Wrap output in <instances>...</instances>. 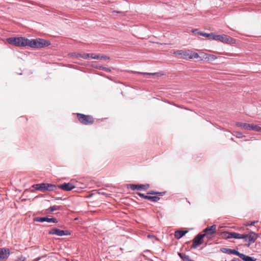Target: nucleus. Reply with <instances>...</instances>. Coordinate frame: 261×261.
Instances as JSON below:
<instances>
[{"label":"nucleus","mask_w":261,"mask_h":261,"mask_svg":"<svg viewBox=\"0 0 261 261\" xmlns=\"http://www.w3.org/2000/svg\"><path fill=\"white\" fill-rule=\"evenodd\" d=\"M242 235L244 237L242 238V239H244L245 242H248L246 244L248 247H249L251 244L255 242L258 238L257 234L254 232H250L248 234H242Z\"/></svg>","instance_id":"obj_7"},{"label":"nucleus","mask_w":261,"mask_h":261,"mask_svg":"<svg viewBox=\"0 0 261 261\" xmlns=\"http://www.w3.org/2000/svg\"><path fill=\"white\" fill-rule=\"evenodd\" d=\"M189 261H194V260H192V259H191L190 258V259L189 260Z\"/></svg>","instance_id":"obj_41"},{"label":"nucleus","mask_w":261,"mask_h":261,"mask_svg":"<svg viewBox=\"0 0 261 261\" xmlns=\"http://www.w3.org/2000/svg\"><path fill=\"white\" fill-rule=\"evenodd\" d=\"M76 116L79 121L84 125H91L94 123V119L91 115H86L83 114L77 113Z\"/></svg>","instance_id":"obj_4"},{"label":"nucleus","mask_w":261,"mask_h":261,"mask_svg":"<svg viewBox=\"0 0 261 261\" xmlns=\"http://www.w3.org/2000/svg\"><path fill=\"white\" fill-rule=\"evenodd\" d=\"M100 60H109L110 58L107 56L103 55V56H100Z\"/></svg>","instance_id":"obj_32"},{"label":"nucleus","mask_w":261,"mask_h":261,"mask_svg":"<svg viewBox=\"0 0 261 261\" xmlns=\"http://www.w3.org/2000/svg\"><path fill=\"white\" fill-rule=\"evenodd\" d=\"M239 256L244 261H255V259H254L253 257L246 256L243 253H240Z\"/></svg>","instance_id":"obj_18"},{"label":"nucleus","mask_w":261,"mask_h":261,"mask_svg":"<svg viewBox=\"0 0 261 261\" xmlns=\"http://www.w3.org/2000/svg\"><path fill=\"white\" fill-rule=\"evenodd\" d=\"M178 255L184 261H189V260L190 259L188 255H187L182 253H178Z\"/></svg>","instance_id":"obj_22"},{"label":"nucleus","mask_w":261,"mask_h":261,"mask_svg":"<svg viewBox=\"0 0 261 261\" xmlns=\"http://www.w3.org/2000/svg\"><path fill=\"white\" fill-rule=\"evenodd\" d=\"M138 195L144 199H145V197H147V195H145L141 193H138Z\"/></svg>","instance_id":"obj_34"},{"label":"nucleus","mask_w":261,"mask_h":261,"mask_svg":"<svg viewBox=\"0 0 261 261\" xmlns=\"http://www.w3.org/2000/svg\"><path fill=\"white\" fill-rule=\"evenodd\" d=\"M10 255L9 249L0 248V261L7 259Z\"/></svg>","instance_id":"obj_13"},{"label":"nucleus","mask_w":261,"mask_h":261,"mask_svg":"<svg viewBox=\"0 0 261 261\" xmlns=\"http://www.w3.org/2000/svg\"><path fill=\"white\" fill-rule=\"evenodd\" d=\"M91 55L92 54H86L84 55V56L83 57L84 59H88V58H91Z\"/></svg>","instance_id":"obj_31"},{"label":"nucleus","mask_w":261,"mask_h":261,"mask_svg":"<svg viewBox=\"0 0 261 261\" xmlns=\"http://www.w3.org/2000/svg\"><path fill=\"white\" fill-rule=\"evenodd\" d=\"M7 42L16 46L22 47L27 46L28 38L24 37H10L7 39Z\"/></svg>","instance_id":"obj_3"},{"label":"nucleus","mask_w":261,"mask_h":261,"mask_svg":"<svg viewBox=\"0 0 261 261\" xmlns=\"http://www.w3.org/2000/svg\"><path fill=\"white\" fill-rule=\"evenodd\" d=\"M49 234L56 235L57 236H63L67 235L68 231L66 230H60L56 228H53L50 229L48 231Z\"/></svg>","instance_id":"obj_11"},{"label":"nucleus","mask_w":261,"mask_h":261,"mask_svg":"<svg viewBox=\"0 0 261 261\" xmlns=\"http://www.w3.org/2000/svg\"><path fill=\"white\" fill-rule=\"evenodd\" d=\"M204 235L202 233L198 234L193 240L192 248H196L203 243Z\"/></svg>","instance_id":"obj_9"},{"label":"nucleus","mask_w":261,"mask_h":261,"mask_svg":"<svg viewBox=\"0 0 261 261\" xmlns=\"http://www.w3.org/2000/svg\"><path fill=\"white\" fill-rule=\"evenodd\" d=\"M45 222H47L49 223L53 222V223H56L58 222V221L56 218H49L48 217H46Z\"/></svg>","instance_id":"obj_26"},{"label":"nucleus","mask_w":261,"mask_h":261,"mask_svg":"<svg viewBox=\"0 0 261 261\" xmlns=\"http://www.w3.org/2000/svg\"><path fill=\"white\" fill-rule=\"evenodd\" d=\"M32 187L35 189L42 192L45 191H54L56 188V186L54 185L45 183L35 184L33 185Z\"/></svg>","instance_id":"obj_6"},{"label":"nucleus","mask_w":261,"mask_h":261,"mask_svg":"<svg viewBox=\"0 0 261 261\" xmlns=\"http://www.w3.org/2000/svg\"><path fill=\"white\" fill-rule=\"evenodd\" d=\"M40 259V258H37L35 259L33 261H38Z\"/></svg>","instance_id":"obj_40"},{"label":"nucleus","mask_w":261,"mask_h":261,"mask_svg":"<svg viewBox=\"0 0 261 261\" xmlns=\"http://www.w3.org/2000/svg\"><path fill=\"white\" fill-rule=\"evenodd\" d=\"M34 221L43 222L46 221V217H36L34 219Z\"/></svg>","instance_id":"obj_25"},{"label":"nucleus","mask_w":261,"mask_h":261,"mask_svg":"<svg viewBox=\"0 0 261 261\" xmlns=\"http://www.w3.org/2000/svg\"><path fill=\"white\" fill-rule=\"evenodd\" d=\"M100 69H102V70H103L107 72H110L111 71V70L109 68H107V67H103L102 68H100Z\"/></svg>","instance_id":"obj_33"},{"label":"nucleus","mask_w":261,"mask_h":261,"mask_svg":"<svg viewBox=\"0 0 261 261\" xmlns=\"http://www.w3.org/2000/svg\"><path fill=\"white\" fill-rule=\"evenodd\" d=\"M27 46L34 48H40L49 46L50 42L42 38H37L35 39H28Z\"/></svg>","instance_id":"obj_1"},{"label":"nucleus","mask_w":261,"mask_h":261,"mask_svg":"<svg viewBox=\"0 0 261 261\" xmlns=\"http://www.w3.org/2000/svg\"><path fill=\"white\" fill-rule=\"evenodd\" d=\"M212 40L218 41L224 43H233L234 42V39L227 35H216L214 34L213 38H211Z\"/></svg>","instance_id":"obj_5"},{"label":"nucleus","mask_w":261,"mask_h":261,"mask_svg":"<svg viewBox=\"0 0 261 261\" xmlns=\"http://www.w3.org/2000/svg\"><path fill=\"white\" fill-rule=\"evenodd\" d=\"M59 209V206H57V205H54L53 206H50L48 210L47 211H49V212H53V211H56V210H58Z\"/></svg>","instance_id":"obj_28"},{"label":"nucleus","mask_w":261,"mask_h":261,"mask_svg":"<svg viewBox=\"0 0 261 261\" xmlns=\"http://www.w3.org/2000/svg\"><path fill=\"white\" fill-rule=\"evenodd\" d=\"M257 222V221H252L250 223H248L246 224L247 226H249V225H254V224Z\"/></svg>","instance_id":"obj_35"},{"label":"nucleus","mask_w":261,"mask_h":261,"mask_svg":"<svg viewBox=\"0 0 261 261\" xmlns=\"http://www.w3.org/2000/svg\"><path fill=\"white\" fill-rule=\"evenodd\" d=\"M192 32L194 33H196V32L198 33V30L197 29H194V30H192Z\"/></svg>","instance_id":"obj_37"},{"label":"nucleus","mask_w":261,"mask_h":261,"mask_svg":"<svg viewBox=\"0 0 261 261\" xmlns=\"http://www.w3.org/2000/svg\"><path fill=\"white\" fill-rule=\"evenodd\" d=\"M242 136V134L240 133H237V137L240 138Z\"/></svg>","instance_id":"obj_38"},{"label":"nucleus","mask_w":261,"mask_h":261,"mask_svg":"<svg viewBox=\"0 0 261 261\" xmlns=\"http://www.w3.org/2000/svg\"><path fill=\"white\" fill-rule=\"evenodd\" d=\"M174 54L180 56L184 59H197L199 57L197 53L193 52L190 50H177L174 52Z\"/></svg>","instance_id":"obj_2"},{"label":"nucleus","mask_w":261,"mask_h":261,"mask_svg":"<svg viewBox=\"0 0 261 261\" xmlns=\"http://www.w3.org/2000/svg\"><path fill=\"white\" fill-rule=\"evenodd\" d=\"M221 251L223 253H227V254H235V255H237L238 256L239 255V254H240V252H238V251L234 250V249H229V248H221L220 249Z\"/></svg>","instance_id":"obj_15"},{"label":"nucleus","mask_w":261,"mask_h":261,"mask_svg":"<svg viewBox=\"0 0 261 261\" xmlns=\"http://www.w3.org/2000/svg\"><path fill=\"white\" fill-rule=\"evenodd\" d=\"M113 13H120L122 15H125V12H124L113 11Z\"/></svg>","instance_id":"obj_36"},{"label":"nucleus","mask_w":261,"mask_h":261,"mask_svg":"<svg viewBox=\"0 0 261 261\" xmlns=\"http://www.w3.org/2000/svg\"><path fill=\"white\" fill-rule=\"evenodd\" d=\"M203 58L211 61H213L217 58V57L214 55L207 54H205Z\"/></svg>","instance_id":"obj_19"},{"label":"nucleus","mask_w":261,"mask_h":261,"mask_svg":"<svg viewBox=\"0 0 261 261\" xmlns=\"http://www.w3.org/2000/svg\"><path fill=\"white\" fill-rule=\"evenodd\" d=\"M100 56L99 55H94V54H92L91 58L94 59H100Z\"/></svg>","instance_id":"obj_29"},{"label":"nucleus","mask_w":261,"mask_h":261,"mask_svg":"<svg viewBox=\"0 0 261 261\" xmlns=\"http://www.w3.org/2000/svg\"><path fill=\"white\" fill-rule=\"evenodd\" d=\"M237 126L238 127H241L245 130H251V125L252 124L247 123H243V122H237L236 124Z\"/></svg>","instance_id":"obj_16"},{"label":"nucleus","mask_w":261,"mask_h":261,"mask_svg":"<svg viewBox=\"0 0 261 261\" xmlns=\"http://www.w3.org/2000/svg\"><path fill=\"white\" fill-rule=\"evenodd\" d=\"M231 261H241L239 258H234Z\"/></svg>","instance_id":"obj_39"},{"label":"nucleus","mask_w":261,"mask_h":261,"mask_svg":"<svg viewBox=\"0 0 261 261\" xmlns=\"http://www.w3.org/2000/svg\"><path fill=\"white\" fill-rule=\"evenodd\" d=\"M160 199V196L158 195L156 196H147V197H145V199H148L150 200L152 202H155L159 200Z\"/></svg>","instance_id":"obj_21"},{"label":"nucleus","mask_w":261,"mask_h":261,"mask_svg":"<svg viewBox=\"0 0 261 261\" xmlns=\"http://www.w3.org/2000/svg\"><path fill=\"white\" fill-rule=\"evenodd\" d=\"M188 232V231H184V230H177L175 232L174 236L176 239H180L186 233Z\"/></svg>","instance_id":"obj_17"},{"label":"nucleus","mask_w":261,"mask_h":261,"mask_svg":"<svg viewBox=\"0 0 261 261\" xmlns=\"http://www.w3.org/2000/svg\"><path fill=\"white\" fill-rule=\"evenodd\" d=\"M148 194H155L156 195H158L159 196H163L165 195V192H156L154 191H150L147 193Z\"/></svg>","instance_id":"obj_24"},{"label":"nucleus","mask_w":261,"mask_h":261,"mask_svg":"<svg viewBox=\"0 0 261 261\" xmlns=\"http://www.w3.org/2000/svg\"><path fill=\"white\" fill-rule=\"evenodd\" d=\"M198 34L202 36L208 38L209 39L211 40H212L211 38H213V36H214V34L213 33H206L202 32H198Z\"/></svg>","instance_id":"obj_20"},{"label":"nucleus","mask_w":261,"mask_h":261,"mask_svg":"<svg viewBox=\"0 0 261 261\" xmlns=\"http://www.w3.org/2000/svg\"><path fill=\"white\" fill-rule=\"evenodd\" d=\"M251 128V130H254V131L258 132H261V127L257 125L252 124Z\"/></svg>","instance_id":"obj_23"},{"label":"nucleus","mask_w":261,"mask_h":261,"mask_svg":"<svg viewBox=\"0 0 261 261\" xmlns=\"http://www.w3.org/2000/svg\"><path fill=\"white\" fill-rule=\"evenodd\" d=\"M25 259V257L23 256V255H21L20 256L18 257L15 260V261H24Z\"/></svg>","instance_id":"obj_30"},{"label":"nucleus","mask_w":261,"mask_h":261,"mask_svg":"<svg viewBox=\"0 0 261 261\" xmlns=\"http://www.w3.org/2000/svg\"><path fill=\"white\" fill-rule=\"evenodd\" d=\"M134 72L137 74H143V75H155V74H158V73H148V72H137V71H135Z\"/></svg>","instance_id":"obj_27"},{"label":"nucleus","mask_w":261,"mask_h":261,"mask_svg":"<svg viewBox=\"0 0 261 261\" xmlns=\"http://www.w3.org/2000/svg\"><path fill=\"white\" fill-rule=\"evenodd\" d=\"M129 187L132 190H146L149 188V185L148 184L143 185L130 184Z\"/></svg>","instance_id":"obj_12"},{"label":"nucleus","mask_w":261,"mask_h":261,"mask_svg":"<svg viewBox=\"0 0 261 261\" xmlns=\"http://www.w3.org/2000/svg\"><path fill=\"white\" fill-rule=\"evenodd\" d=\"M58 187L66 191H69L75 188V186L70 182L60 185L58 186Z\"/></svg>","instance_id":"obj_14"},{"label":"nucleus","mask_w":261,"mask_h":261,"mask_svg":"<svg viewBox=\"0 0 261 261\" xmlns=\"http://www.w3.org/2000/svg\"><path fill=\"white\" fill-rule=\"evenodd\" d=\"M222 236L225 239H241L244 238L242 234H240L235 232H227L224 231L222 232Z\"/></svg>","instance_id":"obj_10"},{"label":"nucleus","mask_w":261,"mask_h":261,"mask_svg":"<svg viewBox=\"0 0 261 261\" xmlns=\"http://www.w3.org/2000/svg\"><path fill=\"white\" fill-rule=\"evenodd\" d=\"M216 231L217 226L214 224L211 226H207L202 231V233L204 237L210 239L216 232Z\"/></svg>","instance_id":"obj_8"}]
</instances>
